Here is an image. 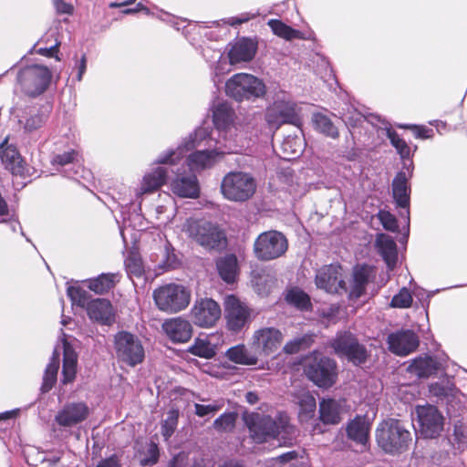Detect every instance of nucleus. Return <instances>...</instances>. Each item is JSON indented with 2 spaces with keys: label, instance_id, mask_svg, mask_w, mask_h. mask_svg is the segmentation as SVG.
Here are the masks:
<instances>
[{
  "label": "nucleus",
  "instance_id": "f257e3e1",
  "mask_svg": "<svg viewBox=\"0 0 467 467\" xmlns=\"http://www.w3.org/2000/svg\"><path fill=\"white\" fill-rule=\"evenodd\" d=\"M211 140L209 130L199 128L193 133H191L176 149H171L161 153L155 161L157 166L152 167L144 174L140 187L137 190V196L153 192L168 182L171 170L160 166L161 164H168L173 168L187 151L202 146L211 148Z\"/></svg>",
  "mask_w": 467,
  "mask_h": 467
},
{
  "label": "nucleus",
  "instance_id": "f03ea898",
  "mask_svg": "<svg viewBox=\"0 0 467 467\" xmlns=\"http://www.w3.org/2000/svg\"><path fill=\"white\" fill-rule=\"evenodd\" d=\"M245 423L251 438L257 443L279 436L284 440L290 439L294 432L288 416L284 412H279L275 418L258 412L252 413L245 418Z\"/></svg>",
  "mask_w": 467,
  "mask_h": 467
},
{
  "label": "nucleus",
  "instance_id": "7ed1b4c3",
  "mask_svg": "<svg viewBox=\"0 0 467 467\" xmlns=\"http://www.w3.org/2000/svg\"><path fill=\"white\" fill-rule=\"evenodd\" d=\"M379 446L387 453L398 454L409 449L412 438L400 420L389 419L380 423L376 431Z\"/></svg>",
  "mask_w": 467,
  "mask_h": 467
},
{
  "label": "nucleus",
  "instance_id": "20e7f679",
  "mask_svg": "<svg viewBox=\"0 0 467 467\" xmlns=\"http://www.w3.org/2000/svg\"><path fill=\"white\" fill-rule=\"evenodd\" d=\"M266 92L263 80L247 73H237L225 83V93L236 101L262 98Z\"/></svg>",
  "mask_w": 467,
  "mask_h": 467
},
{
  "label": "nucleus",
  "instance_id": "39448f33",
  "mask_svg": "<svg viewBox=\"0 0 467 467\" xmlns=\"http://www.w3.org/2000/svg\"><path fill=\"white\" fill-rule=\"evenodd\" d=\"M255 191L254 178L244 171L228 172L221 182L222 194L232 202H245L254 194Z\"/></svg>",
  "mask_w": 467,
  "mask_h": 467
},
{
  "label": "nucleus",
  "instance_id": "423d86ee",
  "mask_svg": "<svg viewBox=\"0 0 467 467\" xmlns=\"http://www.w3.org/2000/svg\"><path fill=\"white\" fill-rule=\"evenodd\" d=\"M304 370L306 377L319 388H330L337 379L336 361L316 352L306 360Z\"/></svg>",
  "mask_w": 467,
  "mask_h": 467
},
{
  "label": "nucleus",
  "instance_id": "0eeeda50",
  "mask_svg": "<svg viewBox=\"0 0 467 467\" xmlns=\"http://www.w3.org/2000/svg\"><path fill=\"white\" fill-rule=\"evenodd\" d=\"M67 294L73 304L87 308V313L90 319L102 324H110L113 321V309L109 300L96 298L88 301L87 292L76 286H69Z\"/></svg>",
  "mask_w": 467,
  "mask_h": 467
},
{
  "label": "nucleus",
  "instance_id": "6e6552de",
  "mask_svg": "<svg viewBox=\"0 0 467 467\" xmlns=\"http://www.w3.org/2000/svg\"><path fill=\"white\" fill-rule=\"evenodd\" d=\"M157 307L167 313H177L185 309L191 300L190 292L181 285L167 284L153 291Z\"/></svg>",
  "mask_w": 467,
  "mask_h": 467
},
{
  "label": "nucleus",
  "instance_id": "1a4fd4ad",
  "mask_svg": "<svg viewBox=\"0 0 467 467\" xmlns=\"http://www.w3.org/2000/svg\"><path fill=\"white\" fill-rule=\"evenodd\" d=\"M329 346L337 357L345 358L356 366L364 364L368 358L367 348L349 331L337 332Z\"/></svg>",
  "mask_w": 467,
  "mask_h": 467
},
{
  "label": "nucleus",
  "instance_id": "9d476101",
  "mask_svg": "<svg viewBox=\"0 0 467 467\" xmlns=\"http://www.w3.org/2000/svg\"><path fill=\"white\" fill-rule=\"evenodd\" d=\"M52 78L49 68L42 65L27 66L17 74L21 90L29 97H36L46 91Z\"/></svg>",
  "mask_w": 467,
  "mask_h": 467
},
{
  "label": "nucleus",
  "instance_id": "9b49d317",
  "mask_svg": "<svg viewBox=\"0 0 467 467\" xmlns=\"http://www.w3.org/2000/svg\"><path fill=\"white\" fill-rule=\"evenodd\" d=\"M288 249L286 237L278 231L270 230L258 235L254 244V253L261 261H271L281 257Z\"/></svg>",
  "mask_w": 467,
  "mask_h": 467
},
{
  "label": "nucleus",
  "instance_id": "f8f14e48",
  "mask_svg": "<svg viewBox=\"0 0 467 467\" xmlns=\"http://www.w3.org/2000/svg\"><path fill=\"white\" fill-rule=\"evenodd\" d=\"M265 120L275 129L286 123L297 124L299 119L296 113V105L289 94L284 91L275 94L273 104L266 109Z\"/></svg>",
  "mask_w": 467,
  "mask_h": 467
},
{
  "label": "nucleus",
  "instance_id": "ddd939ff",
  "mask_svg": "<svg viewBox=\"0 0 467 467\" xmlns=\"http://www.w3.org/2000/svg\"><path fill=\"white\" fill-rule=\"evenodd\" d=\"M114 349L117 359L130 367H135L144 359L141 341L130 332L120 331L115 335Z\"/></svg>",
  "mask_w": 467,
  "mask_h": 467
},
{
  "label": "nucleus",
  "instance_id": "4468645a",
  "mask_svg": "<svg viewBox=\"0 0 467 467\" xmlns=\"http://www.w3.org/2000/svg\"><path fill=\"white\" fill-rule=\"evenodd\" d=\"M182 230L202 246L208 248L219 247L224 240L223 232L205 220L187 219Z\"/></svg>",
  "mask_w": 467,
  "mask_h": 467
},
{
  "label": "nucleus",
  "instance_id": "2eb2a0df",
  "mask_svg": "<svg viewBox=\"0 0 467 467\" xmlns=\"http://www.w3.org/2000/svg\"><path fill=\"white\" fill-rule=\"evenodd\" d=\"M418 429L416 431L424 439H435L443 431L444 418L439 410L430 404L415 408Z\"/></svg>",
  "mask_w": 467,
  "mask_h": 467
},
{
  "label": "nucleus",
  "instance_id": "dca6fc26",
  "mask_svg": "<svg viewBox=\"0 0 467 467\" xmlns=\"http://www.w3.org/2000/svg\"><path fill=\"white\" fill-rule=\"evenodd\" d=\"M224 315L228 329L238 332L251 322L252 309L231 295L224 299Z\"/></svg>",
  "mask_w": 467,
  "mask_h": 467
},
{
  "label": "nucleus",
  "instance_id": "f3484780",
  "mask_svg": "<svg viewBox=\"0 0 467 467\" xmlns=\"http://www.w3.org/2000/svg\"><path fill=\"white\" fill-rule=\"evenodd\" d=\"M284 339L282 332L275 327H263L256 330L252 337V348L260 356L275 354Z\"/></svg>",
  "mask_w": 467,
  "mask_h": 467
},
{
  "label": "nucleus",
  "instance_id": "a211bd4d",
  "mask_svg": "<svg viewBox=\"0 0 467 467\" xmlns=\"http://www.w3.org/2000/svg\"><path fill=\"white\" fill-rule=\"evenodd\" d=\"M221 307L211 298L197 300L191 309L192 322L201 327H212L221 317Z\"/></svg>",
  "mask_w": 467,
  "mask_h": 467
},
{
  "label": "nucleus",
  "instance_id": "6ab92c4d",
  "mask_svg": "<svg viewBox=\"0 0 467 467\" xmlns=\"http://www.w3.org/2000/svg\"><path fill=\"white\" fill-rule=\"evenodd\" d=\"M232 151L230 147L195 150L187 156L186 164L192 172H200L213 168L224 154Z\"/></svg>",
  "mask_w": 467,
  "mask_h": 467
},
{
  "label": "nucleus",
  "instance_id": "aec40b11",
  "mask_svg": "<svg viewBox=\"0 0 467 467\" xmlns=\"http://www.w3.org/2000/svg\"><path fill=\"white\" fill-rule=\"evenodd\" d=\"M171 172L174 173V178L171 181V192L182 198L195 199L199 197V182L194 174L186 173L183 170L171 168Z\"/></svg>",
  "mask_w": 467,
  "mask_h": 467
},
{
  "label": "nucleus",
  "instance_id": "412c9836",
  "mask_svg": "<svg viewBox=\"0 0 467 467\" xmlns=\"http://www.w3.org/2000/svg\"><path fill=\"white\" fill-rule=\"evenodd\" d=\"M419 337L411 330H399L388 336L387 343L390 352L405 357L415 351L419 346Z\"/></svg>",
  "mask_w": 467,
  "mask_h": 467
},
{
  "label": "nucleus",
  "instance_id": "4be33fe9",
  "mask_svg": "<svg viewBox=\"0 0 467 467\" xmlns=\"http://www.w3.org/2000/svg\"><path fill=\"white\" fill-rule=\"evenodd\" d=\"M341 271V266L337 265H329L322 267L316 275L317 286L327 293H337L345 285Z\"/></svg>",
  "mask_w": 467,
  "mask_h": 467
},
{
  "label": "nucleus",
  "instance_id": "5701e85b",
  "mask_svg": "<svg viewBox=\"0 0 467 467\" xmlns=\"http://www.w3.org/2000/svg\"><path fill=\"white\" fill-rule=\"evenodd\" d=\"M88 414L89 409L85 403H69L57 412L56 421L62 427H72L85 420Z\"/></svg>",
  "mask_w": 467,
  "mask_h": 467
},
{
  "label": "nucleus",
  "instance_id": "b1692460",
  "mask_svg": "<svg viewBox=\"0 0 467 467\" xmlns=\"http://www.w3.org/2000/svg\"><path fill=\"white\" fill-rule=\"evenodd\" d=\"M162 329L174 343H185L192 336V324L181 317L167 319L162 324Z\"/></svg>",
  "mask_w": 467,
  "mask_h": 467
},
{
  "label": "nucleus",
  "instance_id": "393cba45",
  "mask_svg": "<svg viewBox=\"0 0 467 467\" xmlns=\"http://www.w3.org/2000/svg\"><path fill=\"white\" fill-rule=\"evenodd\" d=\"M409 176L404 171H400L392 182L393 198L398 207L404 208L407 227L410 223V186L408 183ZM403 216V213H400Z\"/></svg>",
  "mask_w": 467,
  "mask_h": 467
},
{
  "label": "nucleus",
  "instance_id": "a878e982",
  "mask_svg": "<svg viewBox=\"0 0 467 467\" xmlns=\"http://www.w3.org/2000/svg\"><path fill=\"white\" fill-rule=\"evenodd\" d=\"M0 159L5 169L14 175L23 176L25 166L23 159L16 146L8 144V139L5 138L0 144Z\"/></svg>",
  "mask_w": 467,
  "mask_h": 467
},
{
  "label": "nucleus",
  "instance_id": "bb28decb",
  "mask_svg": "<svg viewBox=\"0 0 467 467\" xmlns=\"http://www.w3.org/2000/svg\"><path fill=\"white\" fill-rule=\"evenodd\" d=\"M235 112L228 102L222 101L213 105V121L220 131H230L234 128Z\"/></svg>",
  "mask_w": 467,
  "mask_h": 467
},
{
  "label": "nucleus",
  "instance_id": "cd10ccee",
  "mask_svg": "<svg viewBox=\"0 0 467 467\" xmlns=\"http://www.w3.org/2000/svg\"><path fill=\"white\" fill-rule=\"evenodd\" d=\"M257 45L249 38H241L234 43L228 52L231 64H238L252 60L256 53Z\"/></svg>",
  "mask_w": 467,
  "mask_h": 467
},
{
  "label": "nucleus",
  "instance_id": "c85d7f7f",
  "mask_svg": "<svg viewBox=\"0 0 467 467\" xmlns=\"http://www.w3.org/2000/svg\"><path fill=\"white\" fill-rule=\"evenodd\" d=\"M375 245L389 269H393L397 258V245L393 238L386 234H378Z\"/></svg>",
  "mask_w": 467,
  "mask_h": 467
},
{
  "label": "nucleus",
  "instance_id": "c756f323",
  "mask_svg": "<svg viewBox=\"0 0 467 467\" xmlns=\"http://www.w3.org/2000/svg\"><path fill=\"white\" fill-rule=\"evenodd\" d=\"M341 404L333 399H324L319 402V419L325 424H337L341 420Z\"/></svg>",
  "mask_w": 467,
  "mask_h": 467
},
{
  "label": "nucleus",
  "instance_id": "7c9ffc66",
  "mask_svg": "<svg viewBox=\"0 0 467 467\" xmlns=\"http://www.w3.org/2000/svg\"><path fill=\"white\" fill-rule=\"evenodd\" d=\"M374 268L368 265H358L354 269L353 285L350 295L356 298L361 296L368 283L374 278Z\"/></svg>",
  "mask_w": 467,
  "mask_h": 467
},
{
  "label": "nucleus",
  "instance_id": "2f4dec72",
  "mask_svg": "<svg viewBox=\"0 0 467 467\" xmlns=\"http://www.w3.org/2000/svg\"><path fill=\"white\" fill-rule=\"evenodd\" d=\"M63 354L62 383L67 384L72 382L76 377L78 357L73 348L65 339L63 340Z\"/></svg>",
  "mask_w": 467,
  "mask_h": 467
},
{
  "label": "nucleus",
  "instance_id": "473e14b6",
  "mask_svg": "<svg viewBox=\"0 0 467 467\" xmlns=\"http://www.w3.org/2000/svg\"><path fill=\"white\" fill-rule=\"evenodd\" d=\"M118 273L101 274L95 278L86 281L87 286L98 295H103L109 292L119 281Z\"/></svg>",
  "mask_w": 467,
  "mask_h": 467
},
{
  "label": "nucleus",
  "instance_id": "72a5a7b5",
  "mask_svg": "<svg viewBox=\"0 0 467 467\" xmlns=\"http://www.w3.org/2000/svg\"><path fill=\"white\" fill-rule=\"evenodd\" d=\"M217 270L223 281L232 284L238 275L237 258L234 254H227L217 260Z\"/></svg>",
  "mask_w": 467,
  "mask_h": 467
},
{
  "label": "nucleus",
  "instance_id": "f704fd0d",
  "mask_svg": "<svg viewBox=\"0 0 467 467\" xmlns=\"http://www.w3.org/2000/svg\"><path fill=\"white\" fill-rule=\"evenodd\" d=\"M368 424L361 417L354 419L347 428L348 436L359 443H365L368 435Z\"/></svg>",
  "mask_w": 467,
  "mask_h": 467
},
{
  "label": "nucleus",
  "instance_id": "c9c22d12",
  "mask_svg": "<svg viewBox=\"0 0 467 467\" xmlns=\"http://www.w3.org/2000/svg\"><path fill=\"white\" fill-rule=\"evenodd\" d=\"M59 368V353L55 349L53 357L47 366L41 386L42 392H48L57 381V375Z\"/></svg>",
  "mask_w": 467,
  "mask_h": 467
},
{
  "label": "nucleus",
  "instance_id": "e433bc0d",
  "mask_svg": "<svg viewBox=\"0 0 467 467\" xmlns=\"http://www.w3.org/2000/svg\"><path fill=\"white\" fill-rule=\"evenodd\" d=\"M312 122L314 128L320 133L332 139L338 137L339 133L337 128L333 124L331 119L327 115L322 113H315L312 116Z\"/></svg>",
  "mask_w": 467,
  "mask_h": 467
},
{
  "label": "nucleus",
  "instance_id": "4c0bfd02",
  "mask_svg": "<svg viewBox=\"0 0 467 467\" xmlns=\"http://www.w3.org/2000/svg\"><path fill=\"white\" fill-rule=\"evenodd\" d=\"M189 351L203 358H212L216 354L215 346L211 343L209 336L197 337Z\"/></svg>",
  "mask_w": 467,
  "mask_h": 467
},
{
  "label": "nucleus",
  "instance_id": "58836bf2",
  "mask_svg": "<svg viewBox=\"0 0 467 467\" xmlns=\"http://www.w3.org/2000/svg\"><path fill=\"white\" fill-rule=\"evenodd\" d=\"M252 283L258 295L267 296L275 286V279L263 271L253 275Z\"/></svg>",
  "mask_w": 467,
  "mask_h": 467
},
{
  "label": "nucleus",
  "instance_id": "ea45409f",
  "mask_svg": "<svg viewBox=\"0 0 467 467\" xmlns=\"http://www.w3.org/2000/svg\"><path fill=\"white\" fill-rule=\"evenodd\" d=\"M226 357L233 362L243 365H255L257 358L248 354L244 345H237L226 351Z\"/></svg>",
  "mask_w": 467,
  "mask_h": 467
},
{
  "label": "nucleus",
  "instance_id": "a19ab883",
  "mask_svg": "<svg viewBox=\"0 0 467 467\" xmlns=\"http://www.w3.org/2000/svg\"><path fill=\"white\" fill-rule=\"evenodd\" d=\"M267 24L275 35L285 40L302 38V33L300 31L293 29L291 26L285 25L281 20L271 19Z\"/></svg>",
  "mask_w": 467,
  "mask_h": 467
},
{
  "label": "nucleus",
  "instance_id": "79ce46f5",
  "mask_svg": "<svg viewBox=\"0 0 467 467\" xmlns=\"http://www.w3.org/2000/svg\"><path fill=\"white\" fill-rule=\"evenodd\" d=\"M410 367L419 377H428L436 370L435 361L431 357L416 358Z\"/></svg>",
  "mask_w": 467,
  "mask_h": 467
},
{
  "label": "nucleus",
  "instance_id": "37998d69",
  "mask_svg": "<svg viewBox=\"0 0 467 467\" xmlns=\"http://www.w3.org/2000/svg\"><path fill=\"white\" fill-rule=\"evenodd\" d=\"M296 403L300 407L299 416L301 418L311 417L316 410V400L315 398L307 391H303L297 396Z\"/></svg>",
  "mask_w": 467,
  "mask_h": 467
},
{
  "label": "nucleus",
  "instance_id": "c03bdc74",
  "mask_svg": "<svg viewBox=\"0 0 467 467\" xmlns=\"http://www.w3.org/2000/svg\"><path fill=\"white\" fill-rule=\"evenodd\" d=\"M314 342L312 335H304L288 341L283 348L286 354H295L302 349L309 348Z\"/></svg>",
  "mask_w": 467,
  "mask_h": 467
},
{
  "label": "nucleus",
  "instance_id": "a18cd8bd",
  "mask_svg": "<svg viewBox=\"0 0 467 467\" xmlns=\"http://www.w3.org/2000/svg\"><path fill=\"white\" fill-rule=\"evenodd\" d=\"M286 300L289 304L301 310H306L310 307L309 296L300 289L293 288L286 295Z\"/></svg>",
  "mask_w": 467,
  "mask_h": 467
},
{
  "label": "nucleus",
  "instance_id": "49530a36",
  "mask_svg": "<svg viewBox=\"0 0 467 467\" xmlns=\"http://www.w3.org/2000/svg\"><path fill=\"white\" fill-rule=\"evenodd\" d=\"M47 119V115L46 113L37 111L27 116L21 123L25 132L31 133L43 127Z\"/></svg>",
  "mask_w": 467,
  "mask_h": 467
},
{
  "label": "nucleus",
  "instance_id": "de8ad7c7",
  "mask_svg": "<svg viewBox=\"0 0 467 467\" xmlns=\"http://www.w3.org/2000/svg\"><path fill=\"white\" fill-rule=\"evenodd\" d=\"M124 264L129 275L140 276L143 274L142 261L138 253L130 252Z\"/></svg>",
  "mask_w": 467,
  "mask_h": 467
},
{
  "label": "nucleus",
  "instance_id": "09e8293b",
  "mask_svg": "<svg viewBox=\"0 0 467 467\" xmlns=\"http://www.w3.org/2000/svg\"><path fill=\"white\" fill-rule=\"evenodd\" d=\"M179 411L171 409L167 412V418L161 424V434L165 441L169 440L177 428Z\"/></svg>",
  "mask_w": 467,
  "mask_h": 467
},
{
  "label": "nucleus",
  "instance_id": "8fccbe9b",
  "mask_svg": "<svg viewBox=\"0 0 467 467\" xmlns=\"http://www.w3.org/2000/svg\"><path fill=\"white\" fill-rule=\"evenodd\" d=\"M233 65L234 64H231V61H228L226 57L222 55L220 56L212 73V78L214 85L218 86L222 83L223 77L231 71V66Z\"/></svg>",
  "mask_w": 467,
  "mask_h": 467
},
{
  "label": "nucleus",
  "instance_id": "3c124183",
  "mask_svg": "<svg viewBox=\"0 0 467 467\" xmlns=\"http://www.w3.org/2000/svg\"><path fill=\"white\" fill-rule=\"evenodd\" d=\"M236 419L235 412H226L218 417L213 426L218 431H230L234 428Z\"/></svg>",
  "mask_w": 467,
  "mask_h": 467
},
{
  "label": "nucleus",
  "instance_id": "603ef678",
  "mask_svg": "<svg viewBox=\"0 0 467 467\" xmlns=\"http://www.w3.org/2000/svg\"><path fill=\"white\" fill-rule=\"evenodd\" d=\"M159 448L156 443L150 442L147 444L145 451L140 452V462L143 466L153 465L159 460Z\"/></svg>",
  "mask_w": 467,
  "mask_h": 467
},
{
  "label": "nucleus",
  "instance_id": "864d4df0",
  "mask_svg": "<svg viewBox=\"0 0 467 467\" xmlns=\"http://www.w3.org/2000/svg\"><path fill=\"white\" fill-rule=\"evenodd\" d=\"M387 135L391 145L397 150L400 157L409 158L410 155V148L408 146L407 142L401 139L396 131L388 130Z\"/></svg>",
  "mask_w": 467,
  "mask_h": 467
},
{
  "label": "nucleus",
  "instance_id": "5fc2aeb1",
  "mask_svg": "<svg viewBox=\"0 0 467 467\" xmlns=\"http://www.w3.org/2000/svg\"><path fill=\"white\" fill-rule=\"evenodd\" d=\"M297 453L295 451H287L265 462V467H291V462L296 460Z\"/></svg>",
  "mask_w": 467,
  "mask_h": 467
},
{
  "label": "nucleus",
  "instance_id": "6e6d98bb",
  "mask_svg": "<svg viewBox=\"0 0 467 467\" xmlns=\"http://www.w3.org/2000/svg\"><path fill=\"white\" fill-rule=\"evenodd\" d=\"M412 300V296L409 289L403 287L392 297L390 306L394 308H408L411 306Z\"/></svg>",
  "mask_w": 467,
  "mask_h": 467
},
{
  "label": "nucleus",
  "instance_id": "4d7b16f0",
  "mask_svg": "<svg viewBox=\"0 0 467 467\" xmlns=\"http://www.w3.org/2000/svg\"><path fill=\"white\" fill-rule=\"evenodd\" d=\"M223 404L224 403L222 400H215L214 402L207 405L195 403L194 413L198 417L213 416L217 411H219L223 407Z\"/></svg>",
  "mask_w": 467,
  "mask_h": 467
},
{
  "label": "nucleus",
  "instance_id": "13d9d810",
  "mask_svg": "<svg viewBox=\"0 0 467 467\" xmlns=\"http://www.w3.org/2000/svg\"><path fill=\"white\" fill-rule=\"evenodd\" d=\"M378 218L381 223L384 229L389 232L398 231V223L396 217L388 211L380 210L378 213Z\"/></svg>",
  "mask_w": 467,
  "mask_h": 467
},
{
  "label": "nucleus",
  "instance_id": "bf43d9fd",
  "mask_svg": "<svg viewBox=\"0 0 467 467\" xmlns=\"http://www.w3.org/2000/svg\"><path fill=\"white\" fill-rule=\"evenodd\" d=\"M78 161V152L71 150L67 152H63L61 154H57L54 156V158L51 161V163L53 165H60V166H66L70 163H75Z\"/></svg>",
  "mask_w": 467,
  "mask_h": 467
},
{
  "label": "nucleus",
  "instance_id": "052dcab7",
  "mask_svg": "<svg viewBox=\"0 0 467 467\" xmlns=\"http://www.w3.org/2000/svg\"><path fill=\"white\" fill-rule=\"evenodd\" d=\"M364 116L358 112L355 109L352 107H348L347 110L343 109V112H341V119L342 120L349 126L355 127L357 126L362 119Z\"/></svg>",
  "mask_w": 467,
  "mask_h": 467
},
{
  "label": "nucleus",
  "instance_id": "680f3d73",
  "mask_svg": "<svg viewBox=\"0 0 467 467\" xmlns=\"http://www.w3.org/2000/svg\"><path fill=\"white\" fill-rule=\"evenodd\" d=\"M453 440L457 445V449L463 451L467 447V428L462 424H455Z\"/></svg>",
  "mask_w": 467,
  "mask_h": 467
},
{
  "label": "nucleus",
  "instance_id": "e2e57ef3",
  "mask_svg": "<svg viewBox=\"0 0 467 467\" xmlns=\"http://www.w3.org/2000/svg\"><path fill=\"white\" fill-rule=\"evenodd\" d=\"M295 143H296V140L295 139H291V138L285 139L284 140V142L282 143V148H283L285 152H286L288 150L291 151V154L293 155V156H291V158H295L301 151V145L299 144L297 146V148H294L293 146H294ZM284 158L290 159V156H285Z\"/></svg>",
  "mask_w": 467,
  "mask_h": 467
},
{
  "label": "nucleus",
  "instance_id": "0e129e2a",
  "mask_svg": "<svg viewBox=\"0 0 467 467\" xmlns=\"http://www.w3.org/2000/svg\"><path fill=\"white\" fill-rule=\"evenodd\" d=\"M167 467H188V456L184 452H179L172 457Z\"/></svg>",
  "mask_w": 467,
  "mask_h": 467
},
{
  "label": "nucleus",
  "instance_id": "69168bd1",
  "mask_svg": "<svg viewBox=\"0 0 467 467\" xmlns=\"http://www.w3.org/2000/svg\"><path fill=\"white\" fill-rule=\"evenodd\" d=\"M58 52V43L50 47H40L36 50V53L47 57H55L57 60H60L57 53Z\"/></svg>",
  "mask_w": 467,
  "mask_h": 467
},
{
  "label": "nucleus",
  "instance_id": "338daca9",
  "mask_svg": "<svg viewBox=\"0 0 467 467\" xmlns=\"http://www.w3.org/2000/svg\"><path fill=\"white\" fill-rule=\"evenodd\" d=\"M52 1L57 13L70 15L73 12V6L63 0Z\"/></svg>",
  "mask_w": 467,
  "mask_h": 467
},
{
  "label": "nucleus",
  "instance_id": "774afa93",
  "mask_svg": "<svg viewBox=\"0 0 467 467\" xmlns=\"http://www.w3.org/2000/svg\"><path fill=\"white\" fill-rule=\"evenodd\" d=\"M415 136L420 139H429L433 135V130L423 126H413Z\"/></svg>",
  "mask_w": 467,
  "mask_h": 467
}]
</instances>
